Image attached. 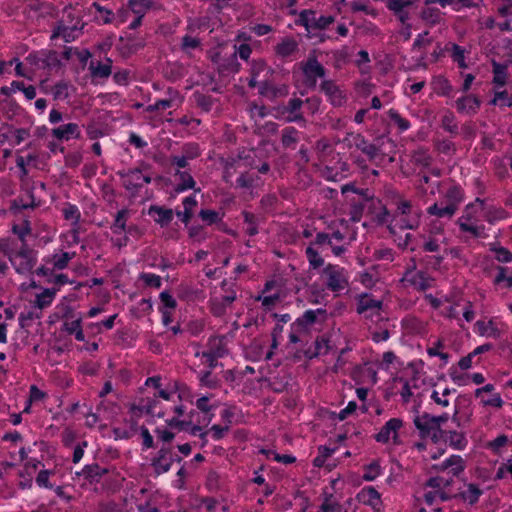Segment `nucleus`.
I'll return each instance as SVG.
<instances>
[{
  "instance_id": "nucleus-1",
  "label": "nucleus",
  "mask_w": 512,
  "mask_h": 512,
  "mask_svg": "<svg viewBox=\"0 0 512 512\" xmlns=\"http://www.w3.org/2000/svg\"><path fill=\"white\" fill-rule=\"evenodd\" d=\"M484 202L479 198L475 203L468 204L462 215L457 219V225L461 232L469 233L473 238H482L485 235V227L476 225L478 208H483Z\"/></svg>"
},
{
  "instance_id": "nucleus-2",
  "label": "nucleus",
  "mask_w": 512,
  "mask_h": 512,
  "mask_svg": "<svg viewBox=\"0 0 512 512\" xmlns=\"http://www.w3.org/2000/svg\"><path fill=\"white\" fill-rule=\"evenodd\" d=\"M9 261L16 273L27 276L33 272L37 257L36 253L23 242L20 248L9 255Z\"/></svg>"
},
{
  "instance_id": "nucleus-3",
  "label": "nucleus",
  "mask_w": 512,
  "mask_h": 512,
  "mask_svg": "<svg viewBox=\"0 0 512 512\" xmlns=\"http://www.w3.org/2000/svg\"><path fill=\"white\" fill-rule=\"evenodd\" d=\"M333 16H316L314 10H303L299 13L298 19L295 20V24L305 27L308 33L314 30L326 29L330 24L334 22Z\"/></svg>"
},
{
  "instance_id": "nucleus-4",
  "label": "nucleus",
  "mask_w": 512,
  "mask_h": 512,
  "mask_svg": "<svg viewBox=\"0 0 512 512\" xmlns=\"http://www.w3.org/2000/svg\"><path fill=\"white\" fill-rule=\"evenodd\" d=\"M304 83L308 88L315 89L318 78H324L326 70L315 55L310 54L306 61L301 62Z\"/></svg>"
},
{
  "instance_id": "nucleus-5",
  "label": "nucleus",
  "mask_w": 512,
  "mask_h": 512,
  "mask_svg": "<svg viewBox=\"0 0 512 512\" xmlns=\"http://www.w3.org/2000/svg\"><path fill=\"white\" fill-rule=\"evenodd\" d=\"M322 276L325 277L326 287L333 292L341 291L348 285L345 269L338 265H326L322 271Z\"/></svg>"
},
{
  "instance_id": "nucleus-6",
  "label": "nucleus",
  "mask_w": 512,
  "mask_h": 512,
  "mask_svg": "<svg viewBox=\"0 0 512 512\" xmlns=\"http://www.w3.org/2000/svg\"><path fill=\"white\" fill-rule=\"evenodd\" d=\"M27 60L36 66L37 69L54 70L61 67L62 63L59 59L57 51L41 50L36 53L29 54Z\"/></svg>"
},
{
  "instance_id": "nucleus-7",
  "label": "nucleus",
  "mask_w": 512,
  "mask_h": 512,
  "mask_svg": "<svg viewBox=\"0 0 512 512\" xmlns=\"http://www.w3.org/2000/svg\"><path fill=\"white\" fill-rule=\"evenodd\" d=\"M382 308L383 302L373 298L367 293H363L357 298L356 311L358 314L364 315L366 318L373 319L376 317L379 319L381 316Z\"/></svg>"
},
{
  "instance_id": "nucleus-8",
  "label": "nucleus",
  "mask_w": 512,
  "mask_h": 512,
  "mask_svg": "<svg viewBox=\"0 0 512 512\" xmlns=\"http://www.w3.org/2000/svg\"><path fill=\"white\" fill-rule=\"evenodd\" d=\"M414 413L413 423L419 431L420 437L437 439L438 432L435 426L434 416L427 412L420 413L418 408L414 409Z\"/></svg>"
},
{
  "instance_id": "nucleus-9",
  "label": "nucleus",
  "mask_w": 512,
  "mask_h": 512,
  "mask_svg": "<svg viewBox=\"0 0 512 512\" xmlns=\"http://www.w3.org/2000/svg\"><path fill=\"white\" fill-rule=\"evenodd\" d=\"M258 87L259 95L269 99H276L279 97H286L289 94V87L286 84L275 85L270 80V77L260 80Z\"/></svg>"
},
{
  "instance_id": "nucleus-10",
  "label": "nucleus",
  "mask_w": 512,
  "mask_h": 512,
  "mask_svg": "<svg viewBox=\"0 0 512 512\" xmlns=\"http://www.w3.org/2000/svg\"><path fill=\"white\" fill-rule=\"evenodd\" d=\"M174 462L171 448L163 446L152 459L151 466L157 475L164 474L171 469Z\"/></svg>"
},
{
  "instance_id": "nucleus-11",
  "label": "nucleus",
  "mask_w": 512,
  "mask_h": 512,
  "mask_svg": "<svg viewBox=\"0 0 512 512\" xmlns=\"http://www.w3.org/2000/svg\"><path fill=\"white\" fill-rule=\"evenodd\" d=\"M274 74V69L269 67L267 63L262 59L253 60L251 62L250 67V79L248 81V86L250 88H255L259 84L260 81L258 79L262 77L263 79L267 77H271Z\"/></svg>"
},
{
  "instance_id": "nucleus-12",
  "label": "nucleus",
  "mask_w": 512,
  "mask_h": 512,
  "mask_svg": "<svg viewBox=\"0 0 512 512\" xmlns=\"http://www.w3.org/2000/svg\"><path fill=\"white\" fill-rule=\"evenodd\" d=\"M402 425L403 422L400 418H391L375 435L376 441L380 443H387L390 439H393L394 443H396L397 433Z\"/></svg>"
},
{
  "instance_id": "nucleus-13",
  "label": "nucleus",
  "mask_w": 512,
  "mask_h": 512,
  "mask_svg": "<svg viewBox=\"0 0 512 512\" xmlns=\"http://www.w3.org/2000/svg\"><path fill=\"white\" fill-rule=\"evenodd\" d=\"M346 140L349 142L350 147H355L364 153L369 160L374 159L378 155V148L369 143L361 134H351Z\"/></svg>"
},
{
  "instance_id": "nucleus-14",
  "label": "nucleus",
  "mask_w": 512,
  "mask_h": 512,
  "mask_svg": "<svg viewBox=\"0 0 512 512\" xmlns=\"http://www.w3.org/2000/svg\"><path fill=\"white\" fill-rule=\"evenodd\" d=\"M122 179L123 187L128 190L135 192L142 187V173L138 168L122 170L117 173Z\"/></svg>"
},
{
  "instance_id": "nucleus-15",
  "label": "nucleus",
  "mask_w": 512,
  "mask_h": 512,
  "mask_svg": "<svg viewBox=\"0 0 512 512\" xmlns=\"http://www.w3.org/2000/svg\"><path fill=\"white\" fill-rule=\"evenodd\" d=\"M321 91L328 97V100L335 107H340L345 103V95L332 80H324L320 84Z\"/></svg>"
},
{
  "instance_id": "nucleus-16",
  "label": "nucleus",
  "mask_w": 512,
  "mask_h": 512,
  "mask_svg": "<svg viewBox=\"0 0 512 512\" xmlns=\"http://www.w3.org/2000/svg\"><path fill=\"white\" fill-rule=\"evenodd\" d=\"M83 28L82 26L53 25L50 39L56 40L61 37L65 42H72L82 34Z\"/></svg>"
},
{
  "instance_id": "nucleus-17",
  "label": "nucleus",
  "mask_w": 512,
  "mask_h": 512,
  "mask_svg": "<svg viewBox=\"0 0 512 512\" xmlns=\"http://www.w3.org/2000/svg\"><path fill=\"white\" fill-rule=\"evenodd\" d=\"M481 105L480 99L475 95H466L455 101L456 110L465 115H475Z\"/></svg>"
},
{
  "instance_id": "nucleus-18",
  "label": "nucleus",
  "mask_w": 512,
  "mask_h": 512,
  "mask_svg": "<svg viewBox=\"0 0 512 512\" xmlns=\"http://www.w3.org/2000/svg\"><path fill=\"white\" fill-rule=\"evenodd\" d=\"M303 100L300 98H291L287 105L282 108V114L288 113V116L285 118V121L288 123L291 122H304L305 119L303 113L301 112V108L303 106Z\"/></svg>"
},
{
  "instance_id": "nucleus-19",
  "label": "nucleus",
  "mask_w": 512,
  "mask_h": 512,
  "mask_svg": "<svg viewBox=\"0 0 512 512\" xmlns=\"http://www.w3.org/2000/svg\"><path fill=\"white\" fill-rule=\"evenodd\" d=\"M51 134L60 141H68L72 138L78 139L81 137L80 127L77 123H67L53 128Z\"/></svg>"
},
{
  "instance_id": "nucleus-20",
  "label": "nucleus",
  "mask_w": 512,
  "mask_h": 512,
  "mask_svg": "<svg viewBox=\"0 0 512 512\" xmlns=\"http://www.w3.org/2000/svg\"><path fill=\"white\" fill-rule=\"evenodd\" d=\"M414 3L415 0H388L386 6L402 24H406L409 20V13L406 9Z\"/></svg>"
},
{
  "instance_id": "nucleus-21",
  "label": "nucleus",
  "mask_w": 512,
  "mask_h": 512,
  "mask_svg": "<svg viewBox=\"0 0 512 512\" xmlns=\"http://www.w3.org/2000/svg\"><path fill=\"white\" fill-rule=\"evenodd\" d=\"M179 49L188 58H193L195 51H202V40L186 33L180 40Z\"/></svg>"
},
{
  "instance_id": "nucleus-22",
  "label": "nucleus",
  "mask_w": 512,
  "mask_h": 512,
  "mask_svg": "<svg viewBox=\"0 0 512 512\" xmlns=\"http://www.w3.org/2000/svg\"><path fill=\"white\" fill-rule=\"evenodd\" d=\"M402 281L408 283L418 291H425L431 286L430 279L421 271L406 272Z\"/></svg>"
},
{
  "instance_id": "nucleus-23",
  "label": "nucleus",
  "mask_w": 512,
  "mask_h": 512,
  "mask_svg": "<svg viewBox=\"0 0 512 512\" xmlns=\"http://www.w3.org/2000/svg\"><path fill=\"white\" fill-rule=\"evenodd\" d=\"M175 180L177 181L174 190L177 193L193 189L195 192H200V188H195L196 182L188 171L177 169L174 173Z\"/></svg>"
},
{
  "instance_id": "nucleus-24",
  "label": "nucleus",
  "mask_w": 512,
  "mask_h": 512,
  "mask_svg": "<svg viewBox=\"0 0 512 512\" xmlns=\"http://www.w3.org/2000/svg\"><path fill=\"white\" fill-rule=\"evenodd\" d=\"M241 159H248V156H246V154H238L237 156H229L221 159V164L224 169L223 177L226 183L230 181V178L238 169L242 168Z\"/></svg>"
},
{
  "instance_id": "nucleus-25",
  "label": "nucleus",
  "mask_w": 512,
  "mask_h": 512,
  "mask_svg": "<svg viewBox=\"0 0 512 512\" xmlns=\"http://www.w3.org/2000/svg\"><path fill=\"white\" fill-rule=\"evenodd\" d=\"M393 222L394 223L389 226L391 233H394L397 228L400 230L416 229L419 225V213L414 212V214L408 216L400 215L396 217Z\"/></svg>"
},
{
  "instance_id": "nucleus-26",
  "label": "nucleus",
  "mask_w": 512,
  "mask_h": 512,
  "mask_svg": "<svg viewBox=\"0 0 512 512\" xmlns=\"http://www.w3.org/2000/svg\"><path fill=\"white\" fill-rule=\"evenodd\" d=\"M148 213L161 227L168 226L172 222L174 216L172 209L157 205H152L149 208Z\"/></svg>"
},
{
  "instance_id": "nucleus-27",
  "label": "nucleus",
  "mask_w": 512,
  "mask_h": 512,
  "mask_svg": "<svg viewBox=\"0 0 512 512\" xmlns=\"http://www.w3.org/2000/svg\"><path fill=\"white\" fill-rule=\"evenodd\" d=\"M357 497L361 503L371 506L373 509H379L381 505L380 494L374 487H364Z\"/></svg>"
},
{
  "instance_id": "nucleus-28",
  "label": "nucleus",
  "mask_w": 512,
  "mask_h": 512,
  "mask_svg": "<svg viewBox=\"0 0 512 512\" xmlns=\"http://www.w3.org/2000/svg\"><path fill=\"white\" fill-rule=\"evenodd\" d=\"M89 70L93 78H108L112 74V60L107 58L105 62L91 61Z\"/></svg>"
},
{
  "instance_id": "nucleus-29",
  "label": "nucleus",
  "mask_w": 512,
  "mask_h": 512,
  "mask_svg": "<svg viewBox=\"0 0 512 512\" xmlns=\"http://www.w3.org/2000/svg\"><path fill=\"white\" fill-rule=\"evenodd\" d=\"M428 214L437 216L439 218L451 219L457 212L454 205H450L445 201L434 203L427 209Z\"/></svg>"
},
{
  "instance_id": "nucleus-30",
  "label": "nucleus",
  "mask_w": 512,
  "mask_h": 512,
  "mask_svg": "<svg viewBox=\"0 0 512 512\" xmlns=\"http://www.w3.org/2000/svg\"><path fill=\"white\" fill-rule=\"evenodd\" d=\"M64 318L66 319V321L63 324L62 330L68 333L69 335H73L77 331V329L82 327V316L80 314H75L71 307L66 308Z\"/></svg>"
},
{
  "instance_id": "nucleus-31",
  "label": "nucleus",
  "mask_w": 512,
  "mask_h": 512,
  "mask_svg": "<svg viewBox=\"0 0 512 512\" xmlns=\"http://www.w3.org/2000/svg\"><path fill=\"white\" fill-rule=\"evenodd\" d=\"M205 351L219 358L226 356L228 354V349L226 347L224 337L214 336L209 338L207 342V349Z\"/></svg>"
},
{
  "instance_id": "nucleus-32",
  "label": "nucleus",
  "mask_w": 512,
  "mask_h": 512,
  "mask_svg": "<svg viewBox=\"0 0 512 512\" xmlns=\"http://www.w3.org/2000/svg\"><path fill=\"white\" fill-rule=\"evenodd\" d=\"M475 327L477 329V332L481 336H486L488 338L498 339L501 336V331L495 324L493 320H489L487 322L478 320L475 323Z\"/></svg>"
},
{
  "instance_id": "nucleus-33",
  "label": "nucleus",
  "mask_w": 512,
  "mask_h": 512,
  "mask_svg": "<svg viewBox=\"0 0 512 512\" xmlns=\"http://www.w3.org/2000/svg\"><path fill=\"white\" fill-rule=\"evenodd\" d=\"M58 288H46L41 293L37 294L34 301V308L43 310L49 307L58 292Z\"/></svg>"
},
{
  "instance_id": "nucleus-34",
  "label": "nucleus",
  "mask_w": 512,
  "mask_h": 512,
  "mask_svg": "<svg viewBox=\"0 0 512 512\" xmlns=\"http://www.w3.org/2000/svg\"><path fill=\"white\" fill-rule=\"evenodd\" d=\"M53 25L84 27L85 24L83 23L80 16L75 14L74 9L71 7H66L63 10L61 18L58 19Z\"/></svg>"
},
{
  "instance_id": "nucleus-35",
  "label": "nucleus",
  "mask_w": 512,
  "mask_h": 512,
  "mask_svg": "<svg viewBox=\"0 0 512 512\" xmlns=\"http://www.w3.org/2000/svg\"><path fill=\"white\" fill-rule=\"evenodd\" d=\"M109 472L107 468H103L98 464L86 465L80 475L84 476L89 482H98L104 475Z\"/></svg>"
},
{
  "instance_id": "nucleus-36",
  "label": "nucleus",
  "mask_w": 512,
  "mask_h": 512,
  "mask_svg": "<svg viewBox=\"0 0 512 512\" xmlns=\"http://www.w3.org/2000/svg\"><path fill=\"white\" fill-rule=\"evenodd\" d=\"M299 131L292 126H288L282 130L281 144L284 148L295 149L299 142Z\"/></svg>"
},
{
  "instance_id": "nucleus-37",
  "label": "nucleus",
  "mask_w": 512,
  "mask_h": 512,
  "mask_svg": "<svg viewBox=\"0 0 512 512\" xmlns=\"http://www.w3.org/2000/svg\"><path fill=\"white\" fill-rule=\"evenodd\" d=\"M198 380L201 387L217 389L221 385V380L213 375L211 370H202L198 373Z\"/></svg>"
},
{
  "instance_id": "nucleus-38",
  "label": "nucleus",
  "mask_w": 512,
  "mask_h": 512,
  "mask_svg": "<svg viewBox=\"0 0 512 512\" xmlns=\"http://www.w3.org/2000/svg\"><path fill=\"white\" fill-rule=\"evenodd\" d=\"M481 495L482 490L476 484L473 483H469L466 486V489L459 493V496L470 505L476 504Z\"/></svg>"
},
{
  "instance_id": "nucleus-39",
  "label": "nucleus",
  "mask_w": 512,
  "mask_h": 512,
  "mask_svg": "<svg viewBox=\"0 0 512 512\" xmlns=\"http://www.w3.org/2000/svg\"><path fill=\"white\" fill-rule=\"evenodd\" d=\"M259 180L260 178L254 173L242 172L236 179L235 187L240 189H253L257 186Z\"/></svg>"
},
{
  "instance_id": "nucleus-40",
  "label": "nucleus",
  "mask_w": 512,
  "mask_h": 512,
  "mask_svg": "<svg viewBox=\"0 0 512 512\" xmlns=\"http://www.w3.org/2000/svg\"><path fill=\"white\" fill-rule=\"evenodd\" d=\"M128 216L129 211L127 209H121L117 212L114 222L111 225V231L113 234L120 235L126 231Z\"/></svg>"
},
{
  "instance_id": "nucleus-41",
  "label": "nucleus",
  "mask_w": 512,
  "mask_h": 512,
  "mask_svg": "<svg viewBox=\"0 0 512 512\" xmlns=\"http://www.w3.org/2000/svg\"><path fill=\"white\" fill-rule=\"evenodd\" d=\"M326 311L322 308L316 310H307L304 314L296 320V325L301 327H307L316 322L318 315H325Z\"/></svg>"
},
{
  "instance_id": "nucleus-42",
  "label": "nucleus",
  "mask_w": 512,
  "mask_h": 512,
  "mask_svg": "<svg viewBox=\"0 0 512 512\" xmlns=\"http://www.w3.org/2000/svg\"><path fill=\"white\" fill-rule=\"evenodd\" d=\"M155 0H129L128 6L135 15L144 17L146 12L153 7Z\"/></svg>"
},
{
  "instance_id": "nucleus-43",
  "label": "nucleus",
  "mask_w": 512,
  "mask_h": 512,
  "mask_svg": "<svg viewBox=\"0 0 512 512\" xmlns=\"http://www.w3.org/2000/svg\"><path fill=\"white\" fill-rule=\"evenodd\" d=\"M297 49H298V44L294 39L285 38L276 46V53L281 57H289Z\"/></svg>"
},
{
  "instance_id": "nucleus-44",
  "label": "nucleus",
  "mask_w": 512,
  "mask_h": 512,
  "mask_svg": "<svg viewBox=\"0 0 512 512\" xmlns=\"http://www.w3.org/2000/svg\"><path fill=\"white\" fill-rule=\"evenodd\" d=\"M432 160L433 158L427 149L418 148L413 152L412 161L418 166L427 168L432 164Z\"/></svg>"
},
{
  "instance_id": "nucleus-45",
  "label": "nucleus",
  "mask_w": 512,
  "mask_h": 512,
  "mask_svg": "<svg viewBox=\"0 0 512 512\" xmlns=\"http://www.w3.org/2000/svg\"><path fill=\"white\" fill-rule=\"evenodd\" d=\"M320 512H348L342 504L333 498V495H326L320 505Z\"/></svg>"
},
{
  "instance_id": "nucleus-46",
  "label": "nucleus",
  "mask_w": 512,
  "mask_h": 512,
  "mask_svg": "<svg viewBox=\"0 0 512 512\" xmlns=\"http://www.w3.org/2000/svg\"><path fill=\"white\" fill-rule=\"evenodd\" d=\"M447 441L449 445L457 450H463L467 445V439L462 432L449 431L447 433Z\"/></svg>"
},
{
  "instance_id": "nucleus-47",
  "label": "nucleus",
  "mask_w": 512,
  "mask_h": 512,
  "mask_svg": "<svg viewBox=\"0 0 512 512\" xmlns=\"http://www.w3.org/2000/svg\"><path fill=\"white\" fill-rule=\"evenodd\" d=\"M492 65L494 74L493 83L500 87L504 86L507 80V66L495 61Z\"/></svg>"
},
{
  "instance_id": "nucleus-48",
  "label": "nucleus",
  "mask_w": 512,
  "mask_h": 512,
  "mask_svg": "<svg viewBox=\"0 0 512 512\" xmlns=\"http://www.w3.org/2000/svg\"><path fill=\"white\" fill-rule=\"evenodd\" d=\"M70 84L66 81L57 82L52 88L54 100H66L70 96Z\"/></svg>"
},
{
  "instance_id": "nucleus-49",
  "label": "nucleus",
  "mask_w": 512,
  "mask_h": 512,
  "mask_svg": "<svg viewBox=\"0 0 512 512\" xmlns=\"http://www.w3.org/2000/svg\"><path fill=\"white\" fill-rule=\"evenodd\" d=\"M242 216L244 223L247 224L246 233L249 236H254L258 233V217L248 211H243Z\"/></svg>"
},
{
  "instance_id": "nucleus-50",
  "label": "nucleus",
  "mask_w": 512,
  "mask_h": 512,
  "mask_svg": "<svg viewBox=\"0 0 512 512\" xmlns=\"http://www.w3.org/2000/svg\"><path fill=\"white\" fill-rule=\"evenodd\" d=\"M305 255L307 257L310 267H312L313 269H317L323 266L324 260L313 245L310 244L306 248Z\"/></svg>"
},
{
  "instance_id": "nucleus-51",
  "label": "nucleus",
  "mask_w": 512,
  "mask_h": 512,
  "mask_svg": "<svg viewBox=\"0 0 512 512\" xmlns=\"http://www.w3.org/2000/svg\"><path fill=\"white\" fill-rule=\"evenodd\" d=\"M92 9H94L99 15H96V19L99 21H102L103 23L107 24L112 21L113 12L106 8L101 6L97 2H93L91 7L89 8V12H92Z\"/></svg>"
},
{
  "instance_id": "nucleus-52",
  "label": "nucleus",
  "mask_w": 512,
  "mask_h": 512,
  "mask_svg": "<svg viewBox=\"0 0 512 512\" xmlns=\"http://www.w3.org/2000/svg\"><path fill=\"white\" fill-rule=\"evenodd\" d=\"M421 18L430 25H435L441 21V11L434 7L424 8L421 12Z\"/></svg>"
},
{
  "instance_id": "nucleus-53",
  "label": "nucleus",
  "mask_w": 512,
  "mask_h": 512,
  "mask_svg": "<svg viewBox=\"0 0 512 512\" xmlns=\"http://www.w3.org/2000/svg\"><path fill=\"white\" fill-rule=\"evenodd\" d=\"M62 212L66 220L71 221L73 226H78L81 214L77 206L68 204L63 208Z\"/></svg>"
},
{
  "instance_id": "nucleus-54",
  "label": "nucleus",
  "mask_w": 512,
  "mask_h": 512,
  "mask_svg": "<svg viewBox=\"0 0 512 512\" xmlns=\"http://www.w3.org/2000/svg\"><path fill=\"white\" fill-rule=\"evenodd\" d=\"M15 203L22 209L35 208L38 206L31 190H27L25 194L19 196L17 200H15Z\"/></svg>"
},
{
  "instance_id": "nucleus-55",
  "label": "nucleus",
  "mask_w": 512,
  "mask_h": 512,
  "mask_svg": "<svg viewBox=\"0 0 512 512\" xmlns=\"http://www.w3.org/2000/svg\"><path fill=\"white\" fill-rule=\"evenodd\" d=\"M494 283L497 285L505 284V287H512V275L508 274V268L499 266L497 267V275L494 278Z\"/></svg>"
},
{
  "instance_id": "nucleus-56",
  "label": "nucleus",
  "mask_w": 512,
  "mask_h": 512,
  "mask_svg": "<svg viewBox=\"0 0 512 512\" xmlns=\"http://www.w3.org/2000/svg\"><path fill=\"white\" fill-rule=\"evenodd\" d=\"M390 120L397 125L400 132H404L410 128V122L403 118L396 110L390 109L388 111Z\"/></svg>"
},
{
  "instance_id": "nucleus-57",
  "label": "nucleus",
  "mask_w": 512,
  "mask_h": 512,
  "mask_svg": "<svg viewBox=\"0 0 512 512\" xmlns=\"http://www.w3.org/2000/svg\"><path fill=\"white\" fill-rule=\"evenodd\" d=\"M491 105H497L501 108L503 107H511L512 106V98L508 95L507 91H498L495 92L494 98L490 101Z\"/></svg>"
},
{
  "instance_id": "nucleus-58",
  "label": "nucleus",
  "mask_w": 512,
  "mask_h": 512,
  "mask_svg": "<svg viewBox=\"0 0 512 512\" xmlns=\"http://www.w3.org/2000/svg\"><path fill=\"white\" fill-rule=\"evenodd\" d=\"M75 256V253L63 252L61 254L53 255V266L58 270H62L67 267L69 261Z\"/></svg>"
},
{
  "instance_id": "nucleus-59",
  "label": "nucleus",
  "mask_w": 512,
  "mask_h": 512,
  "mask_svg": "<svg viewBox=\"0 0 512 512\" xmlns=\"http://www.w3.org/2000/svg\"><path fill=\"white\" fill-rule=\"evenodd\" d=\"M433 42V39L429 37V32L424 31L423 33H420L416 39L414 40V43L412 45V49L414 51H420L422 49H426L431 43Z\"/></svg>"
},
{
  "instance_id": "nucleus-60",
  "label": "nucleus",
  "mask_w": 512,
  "mask_h": 512,
  "mask_svg": "<svg viewBox=\"0 0 512 512\" xmlns=\"http://www.w3.org/2000/svg\"><path fill=\"white\" fill-rule=\"evenodd\" d=\"M199 217L207 225H212L222 220V216H220L217 211L210 209H201L199 212Z\"/></svg>"
},
{
  "instance_id": "nucleus-61",
  "label": "nucleus",
  "mask_w": 512,
  "mask_h": 512,
  "mask_svg": "<svg viewBox=\"0 0 512 512\" xmlns=\"http://www.w3.org/2000/svg\"><path fill=\"white\" fill-rule=\"evenodd\" d=\"M445 202L450 205H454L456 210H458V207L462 202L461 190L457 187L450 188L445 195Z\"/></svg>"
},
{
  "instance_id": "nucleus-62",
  "label": "nucleus",
  "mask_w": 512,
  "mask_h": 512,
  "mask_svg": "<svg viewBox=\"0 0 512 512\" xmlns=\"http://www.w3.org/2000/svg\"><path fill=\"white\" fill-rule=\"evenodd\" d=\"M195 357L202 359V363L207 365V370L213 371V369H215L219 365V357H216L206 351L196 352Z\"/></svg>"
},
{
  "instance_id": "nucleus-63",
  "label": "nucleus",
  "mask_w": 512,
  "mask_h": 512,
  "mask_svg": "<svg viewBox=\"0 0 512 512\" xmlns=\"http://www.w3.org/2000/svg\"><path fill=\"white\" fill-rule=\"evenodd\" d=\"M446 464L449 465V469L453 475L457 476L464 470L463 459L459 455H452L446 459Z\"/></svg>"
},
{
  "instance_id": "nucleus-64",
  "label": "nucleus",
  "mask_w": 512,
  "mask_h": 512,
  "mask_svg": "<svg viewBox=\"0 0 512 512\" xmlns=\"http://www.w3.org/2000/svg\"><path fill=\"white\" fill-rule=\"evenodd\" d=\"M480 398V403L483 406H491L494 408H501L504 404L501 395L499 393H492L490 396L486 397L485 395H482Z\"/></svg>"
}]
</instances>
